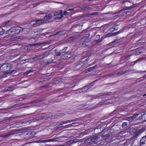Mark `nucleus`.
<instances>
[{"label": "nucleus", "mask_w": 146, "mask_h": 146, "mask_svg": "<svg viewBox=\"0 0 146 146\" xmlns=\"http://www.w3.org/2000/svg\"><path fill=\"white\" fill-rule=\"evenodd\" d=\"M103 40V37H102L101 39H100V38H99L98 40H96L95 41L96 43H99L101 42Z\"/></svg>", "instance_id": "obj_39"}, {"label": "nucleus", "mask_w": 146, "mask_h": 146, "mask_svg": "<svg viewBox=\"0 0 146 146\" xmlns=\"http://www.w3.org/2000/svg\"><path fill=\"white\" fill-rule=\"evenodd\" d=\"M53 14L54 17L59 15V13L57 11H55L54 12Z\"/></svg>", "instance_id": "obj_50"}, {"label": "nucleus", "mask_w": 146, "mask_h": 146, "mask_svg": "<svg viewBox=\"0 0 146 146\" xmlns=\"http://www.w3.org/2000/svg\"><path fill=\"white\" fill-rule=\"evenodd\" d=\"M32 72V70H28L27 71L25 72L27 74H29L30 73H31Z\"/></svg>", "instance_id": "obj_58"}, {"label": "nucleus", "mask_w": 146, "mask_h": 146, "mask_svg": "<svg viewBox=\"0 0 146 146\" xmlns=\"http://www.w3.org/2000/svg\"><path fill=\"white\" fill-rule=\"evenodd\" d=\"M45 20L44 18L37 19V26L41 24L42 23L45 21Z\"/></svg>", "instance_id": "obj_23"}, {"label": "nucleus", "mask_w": 146, "mask_h": 146, "mask_svg": "<svg viewBox=\"0 0 146 146\" xmlns=\"http://www.w3.org/2000/svg\"><path fill=\"white\" fill-rule=\"evenodd\" d=\"M80 60L75 63L74 65V69L76 70L80 69L83 66Z\"/></svg>", "instance_id": "obj_11"}, {"label": "nucleus", "mask_w": 146, "mask_h": 146, "mask_svg": "<svg viewBox=\"0 0 146 146\" xmlns=\"http://www.w3.org/2000/svg\"><path fill=\"white\" fill-rule=\"evenodd\" d=\"M40 65L42 66H45L46 65H47L48 64L47 61H44V60H42L40 62Z\"/></svg>", "instance_id": "obj_26"}, {"label": "nucleus", "mask_w": 146, "mask_h": 146, "mask_svg": "<svg viewBox=\"0 0 146 146\" xmlns=\"http://www.w3.org/2000/svg\"><path fill=\"white\" fill-rule=\"evenodd\" d=\"M99 137L96 135H93L91 137L86 139L85 143L87 145L96 144L98 141H100Z\"/></svg>", "instance_id": "obj_3"}, {"label": "nucleus", "mask_w": 146, "mask_h": 146, "mask_svg": "<svg viewBox=\"0 0 146 146\" xmlns=\"http://www.w3.org/2000/svg\"><path fill=\"white\" fill-rule=\"evenodd\" d=\"M118 40H114V41H113L112 42H110V43L108 44V45L109 46H111L112 45V44H114L115 43H118V42H117Z\"/></svg>", "instance_id": "obj_37"}, {"label": "nucleus", "mask_w": 146, "mask_h": 146, "mask_svg": "<svg viewBox=\"0 0 146 146\" xmlns=\"http://www.w3.org/2000/svg\"><path fill=\"white\" fill-rule=\"evenodd\" d=\"M113 36V33H109L106 35V36Z\"/></svg>", "instance_id": "obj_57"}, {"label": "nucleus", "mask_w": 146, "mask_h": 146, "mask_svg": "<svg viewBox=\"0 0 146 146\" xmlns=\"http://www.w3.org/2000/svg\"><path fill=\"white\" fill-rule=\"evenodd\" d=\"M118 26V25L115 24L114 25V26L113 27V28H111L110 29L111 31H113V30H111V29H113L114 30H117L118 29V28L117 27Z\"/></svg>", "instance_id": "obj_38"}, {"label": "nucleus", "mask_w": 146, "mask_h": 146, "mask_svg": "<svg viewBox=\"0 0 146 146\" xmlns=\"http://www.w3.org/2000/svg\"><path fill=\"white\" fill-rule=\"evenodd\" d=\"M44 44V42L37 43V46H41L42 45V44Z\"/></svg>", "instance_id": "obj_54"}, {"label": "nucleus", "mask_w": 146, "mask_h": 146, "mask_svg": "<svg viewBox=\"0 0 146 146\" xmlns=\"http://www.w3.org/2000/svg\"><path fill=\"white\" fill-rule=\"evenodd\" d=\"M37 15H43L44 14H43L42 12H40L39 11H37Z\"/></svg>", "instance_id": "obj_52"}, {"label": "nucleus", "mask_w": 146, "mask_h": 146, "mask_svg": "<svg viewBox=\"0 0 146 146\" xmlns=\"http://www.w3.org/2000/svg\"><path fill=\"white\" fill-rule=\"evenodd\" d=\"M55 54H56V56H60L62 54V53L60 51L59 52H56Z\"/></svg>", "instance_id": "obj_48"}, {"label": "nucleus", "mask_w": 146, "mask_h": 146, "mask_svg": "<svg viewBox=\"0 0 146 146\" xmlns=\"http://www.w3.org/2000/svg\"><path fill=\"white\" fill-rule=\"evenodd\" d=\"M36 23V20L32 21L31 22V25L33 26H35Z\"/></svg>", "instance_id": "obj_36"}, {"label": "nucleus", "mask_w": 146, "mask_h": 146, "mask_svg": "<svg viewBox=\"0 0 146 146\" xmlns=\"http://www.w3.org/2000/svg\"><path fill=\"white\" fill-rule=\"evenodd\" d=\"M137 114H134L132 116H130L126 117V119L128 121H131L135 119L136 117L137 116Z\"/></svg>", "instance_id": "obj_21"}, {"label": "nucleus", "mask_w": 146, "mask_h": 146, "mask_svg": "<svg viewBox=\"0 0 146 146\" xmlns=\"http://www.w3.org/2000/svg\"><path fill=\"white\" fill-rule=\"evenodd\" d=\"M112 93L111 92H108L107 93H102L101 94H98L97 95L95 96V98H96L98 97L102 98V96H105L111 95Z\"/></svg>", "instance_id": "obj_16"}, {"label": "nucleus", "mask_w": 146, "mask_h": 146, "mask_svg": "<svg viewBox=\"0 0 146 146\" xmlns=\"http://www.w3.org/2000/svg\"><path fill=\"white\" fill-rule=\"evenodd\" d=\"M140 146H146V136L143 137L140 140Z\"/></svg>", "instance_id": "obj_13"}, {"label": "nucleus", "mask_w": 146, "mask_h": 146, "mask_svg": "<svg viewBox=\"0 0 146 146\" xmlns=\"http://www.w3.org/2000/svg\"><path fill=\"white\" fill-rule=\"evenodd\" d=\"M97 67V66L96 65L93 67L87 68L86 70V72H90L92 70H93L94 69L96 68Z\"/></svg>", "instance_id": "obj_25"}, {"label": "nucleus", "mask_w": 146, "mask_h": 146, "mask_svg": "<svg viewBox=\"0 0 146 146\" xmlns=\"http://www.w3.org/2000/svg\"><path fill=\"white\" fill-rule=\"evenodd\" d=\"M36 133L34 131H30L26 133V136L29 139L33 138L35 135Z\"/></svg>", "instance_id": "obj_12"}, {"label": "nucleus", "mask_w": 146, "mask_h": 146, "mask_svg": "<svg viewBox=\"0 0 146 146\" xmlns=\"http://www.w3.org/2000/svg\"><path fill=\"white\" fill-rule=\"evenodd\" d=\"M65 114L60 112L57 113L56 115L54 116L51 115L50 113L48 114L43 113L41 114L38 116H37V121L41 119H47L49 118L51 119L53 118H60L62 116H64Z\"/></svg>", "instance_id": "obj_1"}, {"label": "nucleus", "mask_w": 146, "mask_h": 146, "mask_svg": "<svg viewBox=\"0 0 146 146\" xmlns=\"http://www.w3.org/2000/svg\"><path fill=\"white\" fill-rule=\"evenodd\" d=\"M90 16V14H85L82 16L83 17H89Z\"/></svg>", "instance_id": "obj_53"}, {"label": "nucleus", "mask_w": 146, "mask_h": 146, "mask_svg": "<svg viewBox=\"0 0 146 146\" xmlns=\"http://www.w3.org/2000/svg\"><path fill=\"white\" fill-rule=\"evenodd\" d=\"M54 82L55 84H58L59 83V81H58V80H55L54 81Z\"/></svg>", "instance_id": "obj_61"}, {"label": "nucleus", "mask_w": 146, "mask_h": 146, "mask_svg": "<svg viewBox=\"0 0 146 146\" xmlns=\"http://www.w3.org/2000/svg\"><path fill=\"white\" fill-rule=\"evenodd\" d=\"M122 73H123L122 72H119L117 73H115V74L117 75H120L122 74Z\"/></svg>", "instance_id": "obj_60"}, {"label": "nucleus", "mask_w": 146, "mask_h": 146, "mask_svg": "<svg viewBox=\"0 0 146 146\" xmlns=\"http://www.w3.org/2000/svg\"><path fill=\"white\" fill-rule=\"evenodd\" d=\"M75 39V38L73 36H71L69 38H68L67 40V41L68 42H71L72 41L74 40Z\"/></svg>", "instance_id": "obj_31"}, {"label": "nucleus", "mask_w": 146, "mask_h": 146, "mask_svg": "<svg viewBox=\"0 0 146 146\" xmlns=\"http://www.w3.org/2000/svg\"><path fill=\"white\" fill-rule=\"evenodd\" d=\"M16 131L15 129H13L10 132H9L8 133L5 135H2L0 136L3 137H9L11 135H13L15 134L13 132H15Z\"/></svg>", "instance_id": "obj_15"}, {"label": "nucleus", "mask_w": 146, "mask_h": 146, "mask_svg": "<svg viewBox=\"0 0 146 146\" xmlns=\"http://www.w3.org/2000/svg\"><path fill=\"white\" fill-rule=\"evenodd\" d=\"M53 17V16L52 14L50 13L48 14V15H46L44 17V19L45 20L48 21L49 19H52Z\"/></svg>", "instance_id": "obj_19"}, {"label": "nucleus", "mask_w": 146, "mask_h": 146, "mask_svg": "<svg viewBox=\"0 0 146 146\" xmlns=\"http://www.w3.org/2000/svg\"><path fill=\"white\" fill-rule=\"evenodd\" d=\"M127 122H124L123 123L122 127V128H125L127 127Z\"/></svg>", "instance_id": "obj_41"}, {"label": "nucleus", "mask_w": 146, "mask_h": 146, "mask_svg": "<svg viewBox=\"0 0 146 146\" xmlns=\"http://www.w3.org/2000/svg\"><path fill=\"white\" fill-rule=\"evenodd\" d=\"M50 54L49 52H42L39 55H37V59L39 60L42 59L45 57H47Z\"/></svg>", "instance_id": "obj_9"}, {"label": "nucleus", "mask_w": 146, "mask_h": 146, "mask_svg": "<svg viewBox=\"0 0 146 146\" xmlns=\"http://www.w3.org/2000/svg\"><path fill=\"white\" fill-rule=\"evenodd\" d=\"M13 32L15 33V29L14 27H13L9 30L6 31V33L8 35H11V33Z\"/></svg>", "instance_id": "obj_22"}, {"label": "nucleus", "mask_w": 146, "mask_h": 146, "mask_svg": "<svg viewBox=\"0 0 146 146\" xmlns=\"http://www.w3.org/2000/svg\"><path fill=\"white\" fill-rule=\"evenodd\" d=\"M115 74H113V73L110 74H107V75H106L105 76H104V77H106V76H108V77H112V76L114 77L115 76Z\"/></svg>", "instance_id": "obj_40"}, {"label": "nucleus", "mask_w": 146, "mask_h": 146, "mask_svg": "<svg viewBox=\"0 0 146 146\" xmlns=\"http://www.w3.org/2000/svg\"><path fill=\"white\" fill-rule=\"evenodd\" d=\"M93 83V82H91L88 85L85 86L81 88V90H83V91H82V92H80V93L84 92L91 88L94 85V84Z\"/></svg>", "instance_id": "obj_10"}, {"label": "nucleus", "mask_w": 146, "mask_h": 146, "mask_svg": "<svg viewBox=\"0 0 146 146\" xmlns=\"http://www.w3.org/2000/svg\"><path fill=\"white\" fill-rule=\"evenodd\" d=\"M73 121H74V120H71V121H67V122H63L62 123H63V124H66L68 123H70L72 122H73Z\"/></svg>", "instance_id": "obj_59"}, {"label": "nucleus", "mask_w": 146, "mask_h": 146, "mask_svg": "<svg viewBox=\"0 0 146 146\" xmlns=\"http://www.w3.org/2000/svg\"><path fill=\"white\" fill-rule=\"evenodd\" d=\"M62 10H60V12L59 13V14H60L61 16H62V15L63 16V14H62Z\"/></svg>", "instance_id": "obj_64"}, {"label": "nucleus", "mask_w": 146, "mask_h": 146, "mask_svg": "<svg viewBox=\"0 0 146 146\" xmlns=\"http://www.w3.org/2000/svg\"><path fill=\"white\" fill-rule=\"evenodd\" d=\"M91 42L89 41L85 40L80 41L77 43V45L79 47H85L90 45Z\"/></svg>", "instance_id": "obj_7"}, {"label": "nucleus", "mask_w": 146, "mask_h": 146, "mask_svg": "<svg viewBox=\"0 0 146 146\" xmlns=\"http://www.w3.org/2000/svg\"><path fill=\"white\" fill-rule=\"evenodd\" d=\"M79 7L80 8L85 10L90 8L88 6H85L82 5H80Z\"/></svg>", "instance_id": "obj_29"}, {"label": "nucleus", "mask_w": 146, "mask_h": 146, "mask_svg": "<svg viewBox=\"0 0 146 146\" xmlns=\"http://www.w3.org/2000/svg\"><path fill=\"white\" fill-rule=\"evenodd\" d=\"M70 12H68V11H64V13L63 14V15H66L67 14H68V13H70Z\"/></svg>", "instance_id": "obj_55"}, {"label": "nucleus", "mask_w": 146, "mask_h": 146, "mask_svg": "<svg viewBox=\"0 0 146 146\" xmlns=\"http://www.w3.org/2000/svg\"><path fill=\"white\" fill-rule=\"evenodd\" d=\"M47 141V140H37V143H39L42 142L46 143Z\"/></svg>", "instance_id": "obj_43"}, {"label": "nucleus", "mask_w": 146, "mask_h": 146, "mask_svg": "<svg viewBox=\"0 0 146 146\" xmlns=\"http://www.w3.org/2000/svg\"><path fill=\"white\" fill-rule=\"evenodd\" d=\"M99 14L97 12H94L91 14H90V16L92 15H97Z\"/></svg>", "instance_id": "obj_51"}, {"label": "nucleus", "mask_w": 146, "mask_h": 146, "mask_svg": "<svg viewBox=\"0 0 146 146\" xmlns=\"http://www.w3.org/2000/svg\"><path fill=\"white\" fill-rule=\"evenodd\" d=\"M17 71L16 70H11L7 72L8 74H10L12 73H13V74L15 73H16Z\"/></svg>", "instance_id": "obj_45"}, {"label": "nucleus", "mask_w": 146, "mask_h": 146, "mask_svg": "<svg viewBox=\"0 0 146 146\" xmlns=\"http://www.w3.org/2000/svg\"><path fill=\"white\" fill-rule=\"evenodd\" d=\"M12 64L5 63L3 64L0 67V70L1 72H4L5 74H8V72L10 69L12 68Z\"/></svg>", "instance_id": "obj_2"}, {"label": "nucleus", "mask_w": 146, "mask_h": 146, "mask_svg": "<svg viewBox=\"0 0 146 146\" xmlns=\"http://www.w3.org/2000/svg\"><path fill=\"white\" fill-rule=\"evenodd\" d=\"M5 32V30L1 27H0V35L3 34Z\"/></svg>", "instance_id": "obj_44"}, {"label": "nucleus", "mask_w": 146, "mask_h": 146, "mask_svg": "<svg viewBox=\"0 0 146 146\" xmlns=\"http://www.w3.org/2000/svg\"><path fill=\"white\" fill-rule=\"evenodd\" d=\"M82 26L79 24H76L73 26L71 29V31L73 33H81L80 31L82 29Z\"/></svg>", "instance_id": "obj_5"}, {"label": "nucleus", "mask_w": 146, "mask_h": 146, "mask_svg": "<svg viewBox=\"0 0 146 146\" xmlns=\"http://www.w3.org/2000/svg\"><path fill=\"white\" fill-rule=\"evenodd\" d=\"M89 105L88 104L84 105H81L80 106H77L76 108L77 110H81L85 109L88 108Z\"/></svg>", "instance_id": "obj_14"}, {"label": "nucleus", "mask_w": 146, "mask_h": 146, "mask_svg": "<svg viewBox=\"0 0 146 146\" xmlns=\"http://www.w3.org/2000/svg\"><path fill=\"white\" fill-rule=\"evenodd\" d=\"M49 56V55L47 56L48 57V59L46 60L48 64L51 63L53 61V60L52 59V58Z\"/></svg>", "instance_id": "obj_27"}, {"label": "nucleus", "mask_w": 146, "mask_h": 146, "mask_svg": "<svg viewBox=\"0 0 146 146\" xmlns=\"http://www.w3.org/2000/svg\"><path fill=\"white\" fill-rule=\"evenodd\" d=\"M79 141V140L78 139H74L67 141L66 143V144L63 145H55L54 146H69L72 144L78 142Z\"/></svg>", "instance_id": "obj_8"}, {"label": "nucleus", "mask_w": 146, "mask_h": 146, "mask_svg": "<svg viewBox=\"0 0 146 146\" xmlns=\"http://www.w3.org/2000/svg\"><path fill=\"white\" fill-rule=\"evenodd\" d=\"M43 101H37V107L38 106V104H40V107H42L44 105L42 104Z\"/></svg>", "instance_id": "obj_32"}, {"label": "nucleus", "mask_w": 146, "mask_h": 146, "mask_svg": "<svg viewBox=\"0 0 146 146\" xmlns=\"http://www.w3.org/2000/svg\"><path fill=\"white\" fill-rule=\"evenodd\" d=\"M66 51V49H63L62 50H60V51L62 54L65 51Z\"/></svg>", "instance_id": "obj_63"}, {"label": "nucleus", "mask_w": 146, "mask_h": 146, "mask_svg": "<svg viewBox=\"0 0 146 146\" xmlns=\"http://www.w3.org/2000/svg\"><path fill=\"white\" fill-rule=\"evenodd\" d=\"M99 130V129L98 128H96L94 130V133L95 134H99V133H100V132L97 133V132Z\"/></svg>", "instance_id": "obj_46"}, {"label": "nucleus", "mask_w": 146, "mask_h": 146, "mask_svg": "<svg viewBox=\"0 0 146 146\" xmlns=\"http://www.w3.org/2000/svg\"><path fill=\"white\" fill-rule=\"evenodd\" d=\"M65 34L64 31H60L56 33L55 35H64Z\"/></svg>", "instance_id": "obj_33"}, {"label": "nucleus", "mask_w": 146, "mask_h": 146, "mask_svg": "<svg viewBox=\"0 0 146 146\" xmlns=\"http://www.w3.org/2000/svg\"><path fill=\"white\" fill-rule=\"evenodd\" d=\"M109 136H110L109 134V133H108L107 134H106V135H104L103 136H102V139H106V138L109 137Z\"/></svg>", "instance_id": "obj_47"}, {"label": "nucleus", "mask_w": 146, "mask_h": 146, "mask_svg": "<svg viewBox=\"0 0 146 146\" xmlns=\"http://www.w3.org/2000/svg\"><path fill=\"white\" fill-rule=\"evenodd\" d=\"M73 56L72 52H66L61 56L63 60H68L72 58Z\"/></svg>", "instance_id": "obj_6"}, {"label": "nucleus", "mask_w": 146, "mask_h": 146, "mask_svg": "<svg viewBox=\"0 0 146 146\" xmlns=\"http://www.w3.org/2000/svg\"><path fill=\"white\" fill-rule=\"evenodd\" d=\"M14 89L13 86L7 87L5 88L4 90V92H7L8 91H11Z\"/></svg>", "instance_id": "obj_24"}, {"label": "nucleus", "mask_w": 146, "mask_h": 146, "mask_svg": "<svg viewBox=\"0 0 146 146\" xmlns=\"http://www.w3.org/2000/svg\"><path fill=\"white\" fill-rule=\"evenodd\" d=\"M131 13V11L129 10L127 11H126V15H129Z\"/></svg>", "instance_id": "obj_56"}, {"label": "nucleus", "mask_w": 146, "mask_h": 146, "mask_svg": "<svg viewBox=\"0 0 146 146\" xmlns=\"http://www.w3.org/2000/svg\"><path fill=\"white\" fill-rule=\"evenodd\" d=\"M133 7L131 6L125 7L121 9L116 13H117V15L119 17H123L126 15L125 10L132 9Z\"/></svg>", "instance_id": "obj_4"}, {"label": "nucleus", "mask_w": 146, "mask_h": 146, "mask_svg": "<svg viewBox=\"0 0 146 146\" xmlns=\"http://www.w3.org/2000/svg\"><path fill=\"white\" fill-rule=\"evenodd\" d=\"M123 29H121V30L115 33H113V36H115L118 34L121 33L123 31Z\"/></svg>", "instance_id": "obj_34"}, {"label": "nucleus", "mask_w": 146, "mask_h": 146, "mask_svg": "<svg viewBox=\"0 0 146 146\" xmlns=\"http://www.w3.org/2000/svg\"><path fill=\"white\" fill-rule=\"evenodd\" d=\"M35 121V119H33L32 120H30L27 121V123H31L32 122H34Z\"/></svg>", "instance_id": "obj_49"}, {"label": "nucleus", "mask_w": 146, "mask_h": 146, "mask_svg": "<svg viewBox=\"0 0 146 146\" xmlns=\"http://www.w3.org/2000/svg\"><path fill=\"white\" fill-rule=\"evenodd\" d=\"M137 135H133L130 138V140L131 141V144L134 145L133 144L134 143V142L137 141Z\"/></svg>", "instance_id": "obj_20"}, {"label": "nucleus", "mask_w": 146, "mask_h": 146, "mask_svg": "<svg viewBox=\"0 0 146 146\" xmlns=\"http://www.w3.org/2000/svg\"><path fill=\"white\" fill-rule=\"evenodd\" d=\"M11 20H8L7 21H5L3 24V25L4 26H8L10 24H9Z\"/></svg>", "instance_id": "obj_30"}, {"label": "nucleus", "mask_w": 146, "mask_h": 146, "mask_svg": "<svg viewBox=\"0 0 146 146\" xmlns=\"http://www.w3.org/2000/svg\"><path fill=\"white\" fill-rule=\"evenodd\" d=\"M130 56L129 55L127 56H124L122 57V58L126 61L128 60L129 59Z\"/></svg>", "instance_id": "obj_35"}, {"label": "nucleus", "mask_w": 146, "mask_h": 146, "mask_svg": "<svg viewBox=\"0 0 146 146\" xmlns=\"http://www.w3.org/2000/svg\"><path fill=\"white\" fill-rule=\"evenodd\" d=\"M80 61L82 63V64L83 66L84 65L88 64L89 62H90V60L89 58V57L87 59L85 60H84V58L80 60Z\"/></svg>", "instance_id": "obj_17"}, {"label": "nucleus", "mask_w": 146, "mask_h": 146, "mask_svg": "<svg viewBox=\"0 0 146 146\" xmlns=\"http://www.w3.org/2000/svg\"><path fill=\"white\" fill-rule=\"evenodd\" d=\"M63 17V16L62 15V16H61L60 17H54V20H60L61 19H62V18Z\"/></svg>", "instance_id": "obj_42"}, {"label": "nucleus", "mask_w": 146, "mask_h": 146, "mask_svg": "<svg viewBox=\"0 0 146 146\" xmlns=\"http://www.w3.org/2000/svg\"><path fill=\"white\" fill-rule=\"evenodd\" d=\"M74 10V9L73 8H72L71 9H69L67 10V11H68V12H69L70 13V12L71 11L73 10Z\"/></svg>", "instance_id": "obj_62"}, {"label": "nucleus", "mask_w": 146, "mask_h": 146, "mask_svg": "<svg viewBox=\"0 0 146 146\" xmlns=\"http://www.w3.org/2000/svg\"><path fill=\"white\" fill-rule=\"evenodd\" d=\"M15 33H18L23 30V29L19 27H14Z\"/></svg>", "instance_id": "obj_18"}, {"label": "nucleus", "mask_w": 146, "mask_h": 146, "mask_svg": "<svg viewBox=\"0 0 146 146\" xmlns=\"http://www.w3.org/2000/svg\"><path fill=\"white\" fill-rule=\"evenodd\" d=\"M144 58H139V59H137V60H136L134 62H131V64L132 65H133L135 63H136L138 62H139L140 61L143 60Z\"/></svg>", "instance_id": "obj_28"}]
</instances>
